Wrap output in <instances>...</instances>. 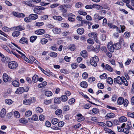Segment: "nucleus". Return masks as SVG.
<instances>
[{
    "mask_svg": "<svg viewBox=\"0 0 134 134\" xmlns=\"http://www.w3.org/2000/svg\"><path fill=\"white\" fill-rule=\"evenodd\" d=\"M99 60L98 57L96 55L92 57L90 60V62L91 64L94 66H96L97 65V63Z\"/></svg>",
    "mask_w": 134,
    "mask_h": 134,
    "instance_id": "1",
    "label": "nucleus"
},
{
    "mask_svg": "<svg viewBox=\"0 0 134 134\" xmlns=\"http://www.w3.org/2000/svg\"><path fill=\"white\" fill-rule=\"evenodd\" d=\"M18 66V63L14 61L9 62L8 64V66L9 68L13 70L15 69Z\"/></svg>",
    "mask_w": 134,
    "mask_h": 134,
    "instance_id": "2",
    "label": "nucleus"
},
{
    "mask_svg": "<svg viewBox=\"0 0 134 134\" xmlns=\"http://www.w3.org/2000/svg\"><path fill=\"white\" fill-rule=\"evenodd\" d=\"M35 101V98L34 97L30 98L28 99H24L23 101V103L25 105L31 104L32 103L34 102Z\"/></svg>",
    "mask_w": 134,
    "mask_h": 134,
    "instance_id": "3",
    "label": "nucleus"
},
{
    "mask_svg": "<svg viewBox=\"0 0 134 134\" xmlns=\"http://www.w3.org/2000/svg\"><path fill=\"white\" fill-rule=\"evenodd\" d=\"M44 9V8L42 7L37 6L34 9V12L35 13L39 14L41 12L42 10Z\"/></svg>",
    "mask_w": 134,
    "mask_h": 134,
    "instance_id": "4",
    "label": "nucleus"
},
{
    "mask_svg": "<svg viewBox=\"0 0 134 134\" xmlns=\"http://www.w3.org/2000/svg\"><path fill=\"white\" fill-rule=\"evenodd\" d=\"M114 80L115 83H117L120 85L122 84V77L118 76L116 78H114Z\"/></svg>",
    "mask_w": 134,
    "mask_h": 134,
    "instance_id": "5",
    "label": "nucleus"
},
{
    "mask_svg": "<svg viewBox=\"0 0 134 134\" xmlns=\"http://www.w3.org/2000/svg\"><path fill=\"white\" fill-rule=\"evenodd\" d=\"M107 48L109 51L112 52H114L115 49L114 44H112V42H111L108 43Z\"/></svg>",
    "mask_w": 134,
    "mask_h": 134,
    "instance_id": "6",
    "label": "nucleus"
},
{
    "mask_svg": "<svg viewBox=\"0 0 134 134\" xmlns=\"http://www.w3.org/2000/svg\"><path fill=\"white\" fill-rule=\"evenodd\" d=\"M13 15L18 18H24L25 16V14L23 13H19L18 12H14L13 13Z\"/></svg>",
    "mask_w": 134,
    "mask_h": 134,
    "instance_id": "7",
    "label": "nucleus"
},
{
    "mask_svg": "<svg viewBox=\"0 0 134 134\" xmlns=\"http://www.w3.org/2000/svg\"><path fill=\"white\" fill-rule=\"evenodd\" d=\"M58 8L60 12L63 13L66 12L67 11V8L64 5V4L59 6Z\"/></svg>",
    "mask_w": 134,
    "mask_h": 134,
    "instance_id": "8",
    "label": "nucleus"
},
{
    "mask_svg": "<svg viewBox=\"0 0 134 134\" xmlns=\"http://www.w3.org/2000/svg\"><path fill=\"white\" fill-rule=\"evenodd\" d=\"M23 4H24L28 6L32 7L34 5L32 4V1L31 0L27 1H24L22 2Z\"/></svg>",
    "mask_w": 134,
    "mask_h": 134,
    "instance_id": "9",
    "label": "nucleus"
},
{
    "mask_svg": "<svg viewBox=\"0 0 134 134\" xmlns=\"http://www.w3.org/2000/svg\"><path fill=\"white\" fill-rule=\"evenodd\" d=\"M25 91V90L24 88L23 87H19L18 88L16 91L15 93L16 94H21Z\"/></svg>",
    "mask_w": 134,
    "mask_h": 134,
    "instance_id": "10",
    "label": "nucleus"
},
{
    "mask_svg": "<svg viewBox=\"0 0 134 134\" xmlns=\"http://www.w3.org/2000/svg\"><path fill=\"white\" fill-rule=\"evenodd\" d=\"M35 34L38 35L43 34L45 33V31L43 29H39L35 31Z\"/></svg>",
    "mask_w": 134,
    "mask_h": 134,
    "instance_id": "11",
    "label": "nucleus"
},
{
    "mask_svg": "<svg viewBox=\"0 0 134 134\" xmlns=\"http://www.w3.org/2000/svg\"><path fill=\"white\" fill-rule=\"evenodd\" d=\"M29 17L31 20H35L37 18L38 16L36 14H31L29 15Z\"/></svg>",
    "mask_w": 134,
    "mask_h": 134,
    "instance_id": "12",
    "label": "nucleus"
},
{
    "mask_svg": "<svg viewBox=\"0 0 134 134\" xmlns=\"http://www.w3.org/2000/svg\"><path fill=\"white\" fill-rule=\"evenodd\" d=\"M115 116V114L113 113H108L105 116V118L106 119L112 118H114Z\"/></svg>",
    "mask_w": 134,
    "mask_h": 134,
    "instance_id": "13",
    "label": "nucleus"
},
{
    "mask_svg": "<svg viewBox=\"0 0 134 134\" xmlns=\"http://www.w3.org/2000/svg\"><path fill=\"white\" fill-rule=\"evenodd\" d=\"M6 113V110L4 108L2 109L0 113V116L1 118H3L5 115Z\"/></svg>",
    "mask_w": 134,
    "mask_h": 134,
    "instance_id": "14",
    "label": "nucleus"
},
{
    "mask_svg": "<svg viewBox=\"0 0 134 134\" xmlns=\"http://www.w3.org/2000/svg\"><path fill=\"white\" fill-rule=\"evenodd\" d=\"M93 17L95 20L96 19H98L100 20L104 18V17L100 16L98 14L96 13L94 15Z\"/></svg>",
    "mask_w": 134,
    "mask_h": 134,
    "instance_id": "15",
    "label": "nucleus"
},
{
    "mask_svg": "<svg viewBox=\"0 0 134 134\" xmlns=\"http://www.w3.org/2000/svg\"><path fill=\"white\" fill-rule=\"evenodd\" d=\"M77 32L78 34L82 35L84 32V29L82 28H80L77 30Z\"/></svg>",
    "mask_w": 134,
    "mask_h": 134,
    "instance_id": "16",
    "label": "nucleus"
},
{
    "mask_svg": "<svg viewBox=\"0 0 134 134\" xmlns=\"http://www.w3.org/2000/svg\"><path fill=\"white\" fill-rule=\"evenodd\" d=\"M41 70L42 71L45 75H47L48 76H50L51 75H53L52 74H53L51 72H47L45 70H44L43 69L41 68Z\"/></svg>",
    "mask_w": 134,
    "mask_h": 134,
    "instance_id": "17",
    "label": "nucleus"
},
{
    "mask_svg": "<svg viewBox=\"0 0 134 134\" xmlns=\"http://www.w3.org/2000/svg\"><path fill=\"white\" fill-rule=\"evenodd\" d=\"M19 42L20 43L23 44L26 43L27 44L28 43L27 39L24 37L21 38Z\"/></svg>",
    "mask_w": 134,
    "mask_h": 134,
    "instance_id": "18",
    "label": "nucleus"
},
{
    "mask_svg": "<svg viewBox=\"0 0 134 134\" xmlns=\"http://www.w3.org/2000/svg\"><path fill=\"white\" fill-rule=\"evenodd\" d=\"M53 33L55 34H59L61 32V30L59 28H54L52 30Z\"/></svg>",
    "mask_w": 134,
    "mask_h": 134,
    "instance_id": "19",
    "label": "nucleus"
},
{
    "mask_svg": "<svg viewBox=\"0 0 134 134\" xmlns=\"http://www.w3.org/2000/svg\"><path fill=\"white\" fill-rule=\"evenodd\" d=\"M3 80L5 82H7L9 79L8 76L6 73L3 74Z\"/></svg>",
    "mask_w": 134,
    "mask_h": 134,
    "instance_id": "20",
    "label": "nucleus"
},
{
    "mask_svg": "<svg viewBox=\"0 0 134 134\" xmlns=\"http://www.w3.org/2000/svg\"><path fill=\"white\" fill-rule=\"evenodd\" d=\"M12 84L13 86L15 87H18L19 86V82L16 80L13 81L12 82Z\"/></svg>",
    "mask_w": 134,
    "mask_h": 134,
    "instance_id": "21",
    "label": "nucleus"
},
{
    "mask_svg": "<svg viewBox=\"0 0 134 134\" xmlns=\"http://www.w3.org/2000/svg\"><path fill=\"white\" fill-rule=\"evenodd\" d=\"M61 101L62 102H66L68 99L67 96L66 95H62L60 98Z\"/></svg>",
    "mask_w": 134,
    "mask_h": 134,
    "instance_id": "22",
    "label": "nucleus"
},
{
    "mask_svg": "<svg viewBox=\"0 0 134 134\" xmlns=\"http://www.w3.org/2000/svg\"><path fill=\"white\" fill-rule=\"evenodd\" d=\"M88 21L85 20H82L81 21V25L77 24V25H76L75 27H78L80 26H82L83 25V24H87Z\"/></svg>",
    "mask_w": 134,
    "mask_h": 134,
    "instance_id": "23",
    "label": "nucleus"
},
{
    "mask_svg": "<svg viewBox=\"0 0 134 134\" xmlns=\"http://www.w3.org/2000/svg\"><path fill=\"white\" fill-rule=\"evenodd\" d=\"M20 34V32L19 31H15L12 33V35L14 37L18 36Z\"/></svg>",
    "mask_w": 134,
    "mask_h": 134,
    "instance_id": "24",
    "label": "nucleus"
},
{
    "mask_svg": "<svg viewBox=\"0 0 134 134\" xmlns=\"http://www.w3.org/2000/svg\"><path fill=\"white\" fill-rule=\"evenodd\" d=\"M81 86L84 88H86L87 86V83L86 81H83L80 83Z\"/></svg>",
    "mask_w": 134,
    "mask_h": 134,
    "instance_id": "25",
    "label": "nucleus"
},
{
    "mask_svg": "<svg viewBox=\"0 0 134 134\" xmlns=\"http://www.w3.org/2000/svg\"><path fill=\"white\" fill-rule=\"evenodd\" d=\"M124 99L122 97H119L118 100V103L119 105H121L123 104L124 102Z\"/></svg>",
    "mask_w": 134,
    "mask_h": 134,
    "instance_id": "26",
    "label": "nucleus"
},
{
    "mask_svg": "<svg viewBox=\"0 0 134 134\" xmlns=\"http://www.w3.org/2000/svg\"><path fill=\"white\" fill-rule=\"evenodd\" d=\"M105 68L107 70L110 72H113V69L109 65L107 64L105 65Z\"/></svg>",
    "mask_w": 134,
    "mask_h": 134,
    "instance_id": "27",
    "label": "nucleus"
},
{
    "mask_svg": "<svg viewBox=\"0 0 134 134\" xmlns=\"http://www.w3.org/2000/svg\"><path fill=\"white\" fill-rule=\"evenodd\" d=\"M61 26L64 28L68 29L69 27V25L66 23H62L61 24Z\"/></svg>",
    "mask_w": 134,
    "mask_h": 134,
    "instance_id": "28",
    "label": "nucleus"
},
{
    "mask_svg": "<svg viewBox=\"0 0 134 134\" xmlns=\"http://www.w3.org/2000/svg\"><path fill=\"white\" fill-rule=\"evenodd\" d=\"M80 54L83 57H86L87 56V53L85 50H83L81 51Z\"/></svg>",
    "mask_w": 134,
    "mask_h": 134,
    "instance_id": "29",
    "label": "nucleus"
},
{
    "mask_svg": "<svg viewBox=\"0 0 134 134\" xmlns=\"http://www.w3.org/2000/svg\"><path fill=\"white\" fill-rule=\"evenodd\" d=\"M115 49H120L121 48V44L119 43H118L115 44H114Z\"/></svg>",
    "mask_w": 134,
    "mask_h": 134,
    "instance_id": "30",
    "label": "nucleus"
},
{
    "mask_svg": "<svg viewBox=\"0 0 134 134\" xmlns=\"http://www.w3.org/2000/svg\"><path fill=\"white\" fill-rule=\"evenodd\" d=\"M127 120V118L124 116H121L119 119V121L120 122H123L126 121Z\"/></svg>",
    "mask_w": 134,
    "mask_h": 134,
    "instance_id": "31",
    "label": "nucleus"
},
{
    "mask_svg": "<svg viewBox=\"0 0 134 134\" xmlns=\"http://www.w3.org/2000/svg\"><path fill=\"white\" fill-rule=\"evenodd\" d=\"M53 18L54 20L58 21H61L62 19V18L61 16H53Z\"/></svg>",
    "mask_w": 134,
    "mask_h": 134,
    "instance_id": "32",
    "label": "nucleus"
},
{
    "mask_svg": "<svg viewBox=\"0 0 134 134\" xmlns=\"http://www.w3.org/2000/svg\"><path fill=\"white\" fill-rule=\"evenodd\" d=\"M52 92L49 91H46L45 92V95L47 97H50L52 95Z\"/></svg>",
    "mask_w": 134,
    "mask_h": 134,
    "instance_id": "33",
    "label": "nucleus"
},
{
    "mask_svg": "<svg viewBox=\"0 0 134 134\" xmlns=\"http://www.w3.org/2000/svg\"><path fill=\"white\" fill-rule=\"evenodd\" d=\"M10 59L8 57H5L3 58L2 59V61L5 63H8Z\"/></svg>",
    "mask_w": 134,
    "mask_h": 134,
    "instance_id": "34",
    "label": "nucleus"
},
{
    "mask_svg": "<svg viewBox=\"0 0 134 134\" xmlns=\"http://www.w3.org/2000/svg\"><path fill=\"white\" fill-rule=\"evenodd\" d=\"M47 85V82L46 81H44L42 83H40L38 85V87L39 88L45 86Z\"/></svg>",
    "mask_w": 134,
    "mask_h": 134,
    "instance_id": "35",
    "label": "nucleus"
},
{
    "mask_svg": "<svg viewBox=\"0 0 134 134\" xmlns=\"http://www.w3.org/2000/svg\"><path fill=\"white\" fill-rule=\"evenodd\" d=\"M16 29L18 31H21L25 29V28L21 26H18L16 27Z\"/></svg>",
    "mask_w": 134,
    "mask_h": 134,
    "instance_id": "36",
    "label": "nucleus"
},
{
    "mask_svg": "<svg viewBox=\"0 0 134 134\" xmlns=\"http://www.w3.org/2000/svg\"><path fill=\"white\" fill-rule=\"evenodd\" d=\"M38 76L36 75H35L32 78V80L33 82L35 83L38 81Z\"/></svg>",
    "mask_w": 134,
    "mask_h": 134,
    "instance_id": "37",
    "label": "nucleus"
},
{
    "mask_svg": "<svg viewBox=\"0 0 134 134\" xmlns=\"http://www.w3.org/2000/svg\"><path fill=\"white\" fill-rule=\"evenodd\" d=\"M32 112L30 110H28L25 113V116L26 117H28L31 115Z\"/></svg>",
    "mask_w": 134,
    "mask_h": 134,
    "instance_id": "38",
    "label": "nucleus"
},
{
    "mask_svg": "<svg viewBox=\"0 0 134 134\" xmlns=\"http://www.w3.org/2000/svg\"><path fill=\"white\" fill-rule=\"evenodd\" d=\"M83 4L81 2H79L77 3L75 5V7L77 8H80L82 6Z\"/></svg>",
    "mask_w": 134,
    "mask_h": 134,
    "instance_id": "39",
    "label": "nucleus"
},
{
    "mask_svg": "<svg viewBox=\"0 0 134 134\" xmlns=\"http://www.w3.org/2000/svg\"><path fill=\"white\" fill-rule=\"evenodd\" d=\"M68 48L72 51H74L75 48V46L74 44L70 45L68 46Z\"/></svg>",
    "mask_w": 134,
    "mask_h": 134,
    "instance_id": "40",
    "label": "nucleus"
},
{
    "mask_svg": "<svg viewBox=\"0 0 134 134\" xmlns=\"http://www.w3.org/2000/svg\"><path fill=\"white\" fill-rule=\"evenodd\" d=\"M19 121L20 123L24 124L28 122L27 120L26 119L24 118H21L19 120Z\"/></svg>",
    "mask_w": 134,
    "mask_h": 134,
    "instance_id": "41",
    "label": "nucleus"
},
{
    "mask_svg": "<svg viewBox=\"0 0 134 134\" xmlns=\"http://www.w3.org/2000/svg\"><path fill=\"white\" fill-rule=\"evenodd\" d=\"M48 41L47 39L45 38H42L40 41L41 43L42 44H44L46 43Z\"/></svg>",
    "mask_w": 134,
    "mask_h": 134,
    "instance_id": "42",
    "label": "nucleus"
},
{
    "mask_svg": "<svg viewBox=\"0 0 134 134\" xmlns=\"http://www.w3.org/2000/svg\"><path fill=\"white\" fill-rule=\"evenodd\" d=\"M58 120L57 118H54L52 120V123L53 125L56 124L58 122Z\"/></svg>",
    "mask_w": 134,
    "mask_h": 134,
    "instance_id": "43",
    "label": "nucleus"
},
{
    "mask_svg": "<svg viewBox=\"0 0 134 134\" xmlns=\"http://www.w3.org/2000/svg\"><path fill=\"white\" fill-rule=\"evenodd\" d=\"M37 38V37L36 36H32L30 38V41L31 42H33L35 41Z\"/></svg>",
    "mask_w": 134,
    "mask_h": 134,
    "instance_id": "44",
    "label": "nucleus"
},
{
    "mask_svg": "<svg viewBox=\"0 0 134 134\" xmlns=\"http://www.w3.org/2000/svg\"><path fill=\"white\" fill-rule=\"evenodd\" d=\"M60 98L59 97L56 98L54 100V102L55 103L59 104L61 102L60 100Z\"/></svg>",
    "mask_w": 134,
    "mask_h": 134,
    "instance_id": "45",
    "label": "nucleus"
},
{
    "mask_svg": "<svg viewBox=\"0 0 134 134\" xmlns=\"http://www.w3.org/2000/svg\"><path fill=\"white\" fill-rule=\"evenodd\" d=\"M62 113V110L60 109H57L55 111V114L57 115H60Z\"/></svg>",
    "mask_w": 134,
    "mask_h": 134,
    "instance_id": "46",
    "label": "nucleus"
},
{
    "mask_svg": "<svg viewBox=\"0 0 134 134\" xmlns=\"http://www.w3.org/2000/svg\"><path fill=\"white\" fill-rule=\"evenodd\" d=\"M108 25L110 28L115 29L116 27V26L113 25L112 23H108Z\"/></svg>",
    "mask_w": 134,
    "mask_h": 134,
    "instance_id": "47",
    "label": "nucleus"
},
{
    "mask_svg": "<svg viewBox=\"0 0 134 134\" xmlns=\"http://www.w3.org/2000/svg\"><path fill=\"white\" fill-rule=\"evenodd\" d=\"M107 75L105 73H104L100 76V78L102 79H105L107 77Z\"/></svg>",
    "mask_w": 134,
    "mask_h": 134,
    "instance_id": "48",
    "label": "nucleus"
},
{
    "mask_svg": "<svg viewBox=\"0 0 134 134\" xmlns=\"http://www.w3.org/2000/svg\"><path fill=\"white\" fill-rule=\"evenodd\" d=\"M127 114L128 116L134 118V112H128Z\"/></svg>",
    "mask_w": 134,
    "mask_h": 134,
    "instance_id": "49",
    "label": "nucleus"
},
{
    "mask_svg": "<svg viewBox=\"0 0 134 134\" xmlns=\"http://www.w3.org/2000/svg\"><path fill=\"white\" fill-rule=\"evenodd\" d=\"M107 81L110 84H111L113 83V80L111 77H109L107 79Z\"/></svg>",
    "mask_w": 134,
    "mask_h": 134,
    "instance_id": "50",
    "label": "nucleus"
},
{
    "mask_svg": "<svg viewBox=\"0 0 134 134\" xmlns=\"http://www.w3.org/2000/svg\"><path fill=\"white\" fill-rule=\"evenodd\" d=\"M5 103L8 104H11L12 103V101L10 99H7L5 100Z\"/></svg>",
    "mask_w": 134,
    "mask_h": 134,
    "instance_id": "51",
    "label": "nucleus"
},
{
    "mask_svg": "<svg viewBox=\"0 0 134 134\" xmlns=\"http://www.w3.org/2000/svg\"><path fill=\"white\" fill-rule=\"evenodd\" d=\"M95 80V79L94 77H92L89 78L88 80L89 82L91 83L92 82L94 81Z\"/></svg>",
    "mask_w": 134,
    "mask_h": 134,
    "instance_id": "52",
    "label": "nucleus"
},
{
    "mask_svg": "<svg viewBox=\"0 0 134 134\" xmlns=\"http://www.w3.org/2000/svg\"><path fill=\"white\" fill-rule=\"evenodd\" d=\"M29 119H32L34 121H37L38 119V117L37 115H35L32 116V118H29Z\"/></svg>",
    "mask_w": 134,
    "mask_h": 134,
    "instance_id": "53",
    "label": "nucleus"
},
{
    "mask_svg": "<svg viewBox=\"0 0 134 134\" xmlns=\"http://www.w3.org/2000/svg\"><path fill=\"white\" fill-rule=\"evenodd\" d=\"M50 55L52 57H55L57 56V54L54 52H52L50 53Z\"/></svg>",
    "mask_w": 134,
    "mask_h": 134,
    "instance_id": "54",
    "label": "nucleus"
},
{
    "mask_svg": "<svg viewBox=\"0 0 134 134\" xmlns=\"http://www.w3.org/2000/svg\"><path fill=\"white\" fill-rule=\"evenodd\" d=\"M78 12L79 14L83 15H86L87 14V13L86 12H83L80 10L78 11Z\"/></svg>",
    "mask_w": 134,
    "mask_h": 134,
    "instance_id": "55",
    "label": "nucleus"
},
{
    "mask_svg": "<svg viewBox=\"0 0 134 134\" xmlns=\"http://www.w3.org/2000/svg\"><path fill=\"white\" fill-rule=\"evenodd\" d=\"M75 101V99L74 98H72L69 100L68 103L70 104L71 105L74 103Z\"/></svg>",
    "mask_w": 134,
    "mask_h": 134,
    "instance_id": "56",
    "label": "nucleus"
},
{
    "mask_svg": "<svg viewBox=\"0 0 134 134\" xmlns=\"http://www.w3.org/2000/svg\"><path fill=\"white\" fill-rule=\"evenodd\" d=\"M128 101L127 99H125L124 100L123 104L124 105L125 107H126L128 104Z\"/></svg>",
    "mask_w": 134,
    "mask_h": 134,
    "instance_id": "57",
    "label": "nucleus"
},
{
    "mask_svg": "<svg viewBox=\"0 0 134 134\" xmlns=\"http://www.w3.org/2000/svg\"><path fill=\"white\" fill-rule=\"evenodd\" d=\"M14 115L17 118H19L20 117V114L18 111H15L14 112Z\"/></svg>",
    "mask_w": 134,
    "mask_h": 134,
    "instance_id": "58",
    "label": "nucleus"
},
{
    "mask_svg": "<svg viewBox=\"0 0 134 134\" xmlns=\"http://www.w3.org/2000/svg\"><path fill=\"white\" fill-rule=\"evenodd\" d=\"M97 86L100 89H103L104 87V85L101 83H99L98 85Z\"/></svg>",
    "mask_w": 134,
    "mask_h": 134,
    "instance_id": "59",
    "label": "nucleus"
},
{
    "mask_svg": "<svg viewBox=\"0 0 134 134\" xmlns=\"http://www.w3.org/2000/svg\"><path fill=\"white\" fill-rule=\"evenodd\" d=\"M46 27L49 29H52L54 27V26L52 24H47Z\"/></svg>",
    "mask_w": 134,
    "mask_h": 134,
    "instance_id": "60",
    "label": "nucleus"
},
{
    "mask_svg": "<svg viewBox=\"0 0 134 134\" xmlns=\"http://www.w3.org/2000/svg\"><path fill=\"white\" fill-rule=\"evenodd\" d=\"M36 110L37 112L41 113L43 111V110L41 108L38 107L36 108Z\"/></svg>",
    "mask_w": 134,
    "mask_h": 134,
    "instance_id": "61",
    "label": "nucleus"
},
{
    "mask_svg": "<svg viewBox=\"0 0 134 134\" xmlns=\"http://www.w3.org/2000/svg\"><path fill=\"white\" fill-rule=\"evenodd\" d=\"M87 42L90 44H93L94 43V42L93 40L91 38L88 39L87 41Z\"/></svg>",
    "mask_w": 134,
    "mask_h": 134,
    "instance_id": "62",
    "label": "nucleus"
},
{
    "mask_svg": "<svg viewBox=\"0 0 134 134\" xmlns=\"http://www.w3.org/2000/svg\"><path fill=\"white\" fill-rule=\"evenodd\" d=\"M39 119L40 121H44L45 119V116L42 115H40L39 116Z\"/></svg>",
    "mask_w": 134,
    "mask_h": 134,
    "instance_id": "63",
    "label": "nucleus"
},
{
    "mask_svg": "<svg viewBox=\"0 0 134 134\" xmlns=\"http://www.w3.org/2000/svg\"><path fill=\"white\" fill-rule=\"evenodd\" d=\"M43 24V23L42 22H37L36 23V25L37 26H42Z\"/></svg>",
    "mask_w": 134,
    "mask_h": 134,
    "instance_id": "64",
    "label": "nucleus"
}]
</instances>
